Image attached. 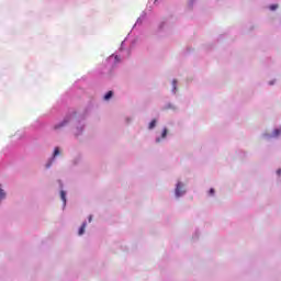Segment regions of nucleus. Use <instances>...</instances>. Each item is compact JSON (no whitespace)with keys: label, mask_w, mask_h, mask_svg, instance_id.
<instances>
[{"label":"nucleus","mask_w":281,"mask_h":281,"mask_svg":"<svg viewBox=\"0 0 281 281\" xmlns=\"http://www.w3.org/2000/svg\"><path fill=\"white\" fill-rule=\"evenodd\" d=\"M277 175H279V176L281 175V169L277 170Z\"/></svg>","instance_id":"obj_21"},{"label":"nucleus","mask_w":281,"mask_h":281,"mask_svg":"<svg viewBox=\"0 0 281 281\" xmlns=\"http://www.w3.org/2000/svg\"><path fill=\"white\" fill-rule=\"evenodd\" d=\"M113 98V91H109L105 95H104V100H111Z\"/></svg>","instance_id":"obj_11"},{"label":"nucleus","mask_w":281,"mask_h":281,"mask_svg":"<svg viewBox=\"0 0 281 281\" xmlns=\"http://www.w3.org/2000/svg\"><path fill=\"white\" fill-rule=\"evenodd\" d=\"M82 128H85V124L79 123V126H77L75 134L80 135L82 133Z\"/></svg>","instance_id":"obj_8"},{"label":"nucleus","mask_w":281,"mask_h":281,"mask_svg":"<svg viewBox=\"0 0 281 281\" xmlns=\"http://www.w3.org/2000/svg\"><path fill=\"white\" fill-rule=\"evenodd\" d=\"M269 10H271V11L278 10V4H271L269 7Z\"/></svg>","instance_id":"obj_14"},{"label":"nucleus","mask_w":281,"mask_h":281,"mask_svg":"<svg viewBox=\"0 0 281 281\" xmlns=\"http://www.w3.org/2000/svg\"><path fill=\"white\" fill-rule=\"evenodd\" d=\"M60 199H61V201L64 203V207H65V205H67V192L61 190L60 191Z\"/></svg>","instance_id":"obj_7"},{"label":"nucleus","mask_w":281,"mask_h":281,"mask_svg":"<svg viewBox=\"0 0 281 281\" xmlns=\"http://www.w3.org/2000/svg\"><path fill=\"white\" fill-rule=\"evenodd\" d=\"M164 25H165V23L161 22L160 25H159V30H162V29H164Z\"/></svg>","instance_id":"obj_16"},{"label":"nucleus","mask_w":281,"mask_h":281,"mask_svg":"<svg viewBox=\"0 0 281 281\" xmlns=\"http://www.w3.org/2000/svg\"><path fill=\"white\" fill-rule=\"evenodd\" d=\"M209 194H214V189H210Z\"/></svg>","instance_id":"obj_17"},{"label":"nucleus","mask_w":281,"mask_h":281,"mask_svg":"<svg viewBox=\"0 0 281 281\" xmlns=\"http://www.w3.org/2000/svg\"><path fill=\"white\" fill-rule=\"evenodd\" d=\"M195 1H196V0H190V1H189V5H190V7L193 5Z\"/></svg>","instance_id":"obj_15"},{"label":"nucleus","mask_w":281,"mask_h":281,"mask_svg":"<svg viewBox=\"0 0 281 281\" xmlns=\"http://www.w3.org/2000/svg\"><path fill=\"white\" fill-rule=\"evenodd\" d=\"M69 120H71V116H66L61 123L55 125V130L58 131V128H63V126H67V124H69Z\"/></svg>","instance_id":"obj_3"},{"label":"nucleus","mask_w":281,"mask_h":281,"mask_svg":"<svg viewBox=\"0 0 281 281\" xmlns=\"http://www.w3.org/2000/svg\"><path fill=\"white\" fill-rule=\"evenodd\" d=\"M167 135H168V128L165 127L161 133V137L159 136L156 137V144H159L161 139H166Z\"/></svg>","instance_id":"obj_5"},{"label":"nucleus","mask_w":281,"mask_h":281,"mask_svg":"<svg viewBox=\"0 0 281 281\" xmlns=\"http://www.w3.org/2000/svg\"><path fill=\"white\" fill-rule=\"evenodd\" d=\"M122 49H124V42H122V44H121V52H122Z\"/></svg>","instance_id":"obj_18"},{"label":"nucleus","mask_w":281,"mask_h":281,"mask_svg":"<svg viewBox=\"0 0 281 281\" xmlns=\"http://www.w3.org/2000/svg\"><path fill=\"white\" fill-rule=\"evenodd\" d=\"M92 220H93V216L90 215V216H89V223H91Z\"/></svg>","instance_id":"obj_20"},{"label":"nucleus","mask_w":281,"mask_h":281,"mask_svg":"<svg viewBox=\"0 0 281 281\" xmlns=\"http://www.w3.org/2000/svg\"><path fill=\"white\" fill-rule=\"evenodd\" d=\"M144 19H146V13H143L136 21L134 27H137V25H142Z\"/></svg>","instance_id":"obj_6"},{"label":"nucleus","mask_w":281,"mask_h":281,"mask_svg":"<svg viewBox=\"0 0 281 281\" xmlns=\"http://www.w3.org/2000/svg\"><path fill=\"white\" fill-rule=\"evenodd\" d=\"M121 61L120 56L117 55H112L108 58V64L111 65L112 67H115Z\"/></svg>","instance_id":"obj_2"},{"label":"nucleus","mask_w":281,"mask_h":281,"mask_svg":"<svg viewBox=\"0 0 281 281\" xmlns=\"http://www.w3.org/2000/svg\"><path fill=\"white\" fill-rule=\"evenodd\" d=\"M5 196H7L5 191L0 188V203H1L3 200H5Z\"/></svg>","instance_id":"obj_10"},{"label":"nucleus","mask_w":281,"mask_h":281,"mask_svg":"<svg viewBox=\"0 0 281 281\" xmlns=\"http://www.w3.org/2000/svg\"><path fill=\"white\" fill-rule=\"evenodd\" d=\"M186 194V186L182 182L176 184L175 195L176 199H181Z\"/></svg>","instance_id":"obj_1"},{"label":"nucleus","mask_w":281,"mask_h":281,"mask_svg":"<svg viewBox=\"0 0 281 281\" xmlns=\"http://www.w3.org/2000/svg\"><path fill=\"white\" fill-rule=\"evenodd\" d=\"M155 126H157V120H153V121L149 123V130L151 131V128H155Z\"/></svg>","instance_id":"obj_13"},{"label":"nucleus","mask_w":281,"mask_h":281,"mask_svg":"<svg viewBox=\"0 0 281 281\" xmlns=\"http://www.w3.org/2000/svg\"><path fill=\"white\" fill-rule=\"evenodd\" d=\"M86 227H87V222H83L81 227L79 228V233H78L79 236H82V234H85Z\"/></svg>","instance_id":"obj_9"},{"label":"nucleus","mask_w":281,"mask_h":281,"mask_svg":"<svg viewBox=\"0 0 281 281\" xmlns=\"http://www.w3.org/2000/svg\"><path fill=\"white\" fill-rule=\"evenodd\" d=\"M58 155H60V149L56 147L53 154V158L46 164V168H52V161H54V158L58 157Z\"/></svg>","instance_id":"obj_4"},{"label":"nucleus","mask_w":281,"mask_h":281,"mask_svg":"<svg viewBox=\"0 0 281 281\" xmlns=\"http://www.w3.org/2000/svg\"><path fill=\"white\" fill-rule=\"evenodd\" d=\"M172 93H177V79L172 80Z\"/></svg>","instance_id":"obj_12"},{"label":"nucleus","mask_w":281,"mask_h":281,"mask_svg":"<svg viewBox=\"0 0 281 281\" xmlns=\"http://www.w3.org/2000/svg\"><path fill=\"white\" fill-rule=\"evenodd\" d=\"M269 85L273 86V85H276V81L272 80V81L269 82Z\"/></svg>","instance_id":"obj_19"}]
</instances>
